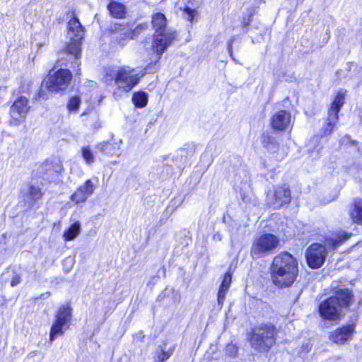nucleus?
<instances>
[{
  "mask_svg": "<svg viewBox=\"0 0 362 362\" xmlns=\"http://www.w3.org/2000/svg\"><path fill=\"white\" fill-rule=\"evenodd\" d=\"M272 279L278 286H290L298 274V262L288 252H281L274 258L272 267Z\"/></svg>",
  "mask_w": 362,
  "mask_h": 362,
  "instance_id": "obj_1",
  "label": "nucleus"
},
{
  "mask_svg": "<svg viewBox=\"0 0 362 362\" xmlns=\"http://www.w3.org/2000/svg\"><path fill=\"white\" fill-rule=\"evenodd\" d=\"M332 289L334 296L320 303L319 313L324 320L335 321L339 319L341 308L349 305L352 294L349 289L344 287L332 285Z\"/></svg>",
  "mask_w": 362,
  "mask_h": 362,
  "instance_id": "obj_2",
  "label": "nucleus"
},
{
  "mask_svg": "<svg viewBox=\"0 0 362 362\" xmlns=\"http://www.w3.org/2000/svg\"><path fill=\"white\" fill-rule=\"evenodd\" d=\"M151 23L155 30L152 47L153 52L160 57L175 39L176 33L166 27L165 16L161 13H154L152 16Z\"/></svg>",
  "mask_w": 362,
  "mask_h": 362,
  "instance_id": "obj_3",
  "label": "nucleus"
},
{
  "mask_svg": "<svg viewBox=\"0 0 362 362\" xmlns=\"http://www.w3.org/2000/svg\"><path fill=\"white\" fill-rule=\"evenodd\" d=\"M276 328L271 324H261L252 329L250 343L259 352L267 351L275 342Z\"/></svg>",
  "mask_w": 362,
  "mask_h": 362,
  "instance_id": "obj_4",
  "label": "nucleus"
},
{
  "mask_svg": "<svg viewBox=\"0 0 362 362\" xmlns=\"http://www.w3.org/2000/svg\"><path fill=\"white\" fill-rule=\"evenodd\" d=\"M148 25L142 23L132 28L129 23H112L109 26V33L118 45L123 47L142 30H146Z\"/></svg>",
  "mask_w": 362,
  "mask_h": 362,
  "instance_id": "obj_5",
  "label": "nucleus"
},
{
  "mask_svg": "<svg viewBox=\"0 0 362 362\" xmlns=\"http://www.w3.org/2000/svg\"><path fill=\"white\" fill-rule=\"evenodd\" d=\"M67 28L69 42L66 50L67 53L74 55L75 59H78L81 55V45L84 35L83 28L76 17L69 21Z\"/></svg>",
  "mask_w": 362,
  "mask_h": 362,
  "instance_id": "obj_6",
  "label": "nucleus"
},
{
  "mask_svg": "<svg viewBox=\"0 0 362 362\" xmlns=\"http://www.w3.org/2000/svg\"><path fill=\"white\" fill-rule=\"evenodd\" d=\"M110 76L111 79L115 78L117 87L125 92L130 91L138 83L141 77L139 74L135 73V69L129 66L119 68L116 72L111 74L107 72V76Z\"/></svg>",
  "mask_w": 362,
  "mask_h": 362,
  "instance_id": "obj_7",
  "label": "nucleus"
},
{
  "mask_svg": "<svg viewBox=\"0 0 362 362\" xmlns=\"http://www.w3.org/2000/svg\"><path fill=\"white\" fill-rule=\"evenodd\" d=\"M279 243V238L271 233H264L254 240L250 254L252 258L263 257L274 250Z\"/></svg>",
  "mask_w": 362,
  "mask_h": 362,
  "instance_id": "obj_8",
  "label": "nucleus"
},
{
  "mask_svg": "<svg viewBox=\"0 0 362 362\" xmlns=\"http://www.w3.org/2000/svg\"><path fill=\"white\" fill-rule=\"evenodd\" d=\"M72 310L69 305H62L57 311L54 320L50 329L49 341L53 342L59 336L64 334L69 328Z\"/></svg>",
  "mask_w": 362,
  "mask_h": 362,
  "instance_id": "obj_9",
  "label": "nucleus"
},
{
  "mask_svg": "<svg viewBox=\"0 0 362 362\" xmlns=\"http://www.w3.org/2000/svg\"><path fill=\"white\" fill-rule=\"evenodd\" d=\"M72 75L68 69H59L50 74L45 80V86L50 92L64 90L69 86Z\"/></svg>",
  "mask_w": 362,
  "mask_h": 362,
  "instance_id": "obj_10",
  "label": "nucleus"
},
{
  "mask_svg": "<svg viewBox=\"0 0 362 362\" xmlns=\"http://www.w3.org/2000/svg\"><path fill=\"white\" fill-rule=\"evenodd\" d=\"M291 191L286 185L276 186L267 193V203L274 209H279L291 202Z\"/></svg>",
  "mask_w": 362,
  "mask_h": 362,
  "instance_id": "obj_11",
  "label": "nucleus"
},
{
  "mask_svg": "<svg viewBox=\"0 0 362 362\" xmlns=\"http://www.w3.org/2000/svg\"><path fill=\"white\" fill-rule=\"evenodd\" d=\"M344 103V93L339 92L329 110L327 123L322 129V136L330 135L333 131L334 126L338 122V112Z\"/></svg>",
  "mask_w": 362,
  "mask_h": 362,
  "instance_id": "obj_12",
  "label": "nucleus"
},
{
  "mask_svg": "<svg viewBox=\"0 0 362 362\" xmlns=\"http://www.w3.org/2000/svg\"><path fill=\"white\" fill-rule=\"evenodd\" d=\"M62 170V162L58 158H54L42 163L39 167L38 171L43 179L54 182L59 180Z\"/></svg>",
  "mask_w": 362,
  "mask_h": 362,
  "instance_id": "obj_13",
  "label": "nucleus"
},
{
  "mask_svg": "<svg viewBox=\"0 0 362 362\" xmlns=\"http://www.w3.org/2000/svg\"><path fill=\"white\" fill-rule=\"evenodd\" d=\"M327 255L324 245L318 243L311 245L306 252L308 264L313 269L320 268L324 264Z\"/></svg>",
  "mask_w": 362,
  "mask_h": 362,
  "instance_id": "obj_14",
  "label": "nucleus"
},
{
  "mask_svg": "<svg viewBox=\"0 0 362 362\" xmlns=\"http://www.w3.org/2000/svg\"><path fill=\"white\" fill-rule=\"evenodd\" d=\"M30 108L28 100L24 96L19 97L15 100L10 109V115L12 119L11 123L18 125L22 122Z\"/></svg>",
  "mask_w": 362,
  "mask_h": 362,
  "instance_id": "obj_15",
  "label": "nucleus"
},
{
  "mask_svg": "<svg viewBox=\"0 0 362 362\" xmlns=\"http://www.w3.org/2000/svg\"><path fill=\"white\" fill-rule=\"evenodd\" d=\"M355 325L349 324L330 332L329 339L336 344L342 345L353 339Z\"/></svg>",
  "mask_w": 362,
  "mask_h": 362,
  "instance_id": "obj_16",
  "label": "nucleus"
},
{
  "mask_svg": "<svg viewBox=\"0 0 362 362\" xmlns=\"http://www.w3.org/2000/svg\"><path fill=\"white\" fill-rule=\"evenodd\" d=\"M95 189V186L92 180H87L83 185L76 189L70 199L76 204L83 203L94 193Z\"/></svg>",
  "mask_w": 362,
  "mask_h": 362,
  "instance_id": "obj_17",
  "label": "nucleus"
},
{
  "mask_svg": "<svg viewBox=\"0 0 362 362\" xmlns=\"http://www.w3.org/2000/svg\"><path fill=\"white\" fill-rule=\"evenodd\" d=\"M271 124L274 129L285 131L291 127V115L286 110H280L274 115Z\"/></svg>",
  "mask_w": 362,
  "mask_h": 362,
  "instance_id": "obj_18",
  "label": "nucleus"
},
{
  "mask_svg": "<svg viewBox=\"0 0 362 362\" xmlns=\"http://www.w3.org/2000/svg\"><path fill=\"white\" fill-rule=\"evenodd\" d=\"M262 144L268 151L274 154L276 160H281L285 156L284 152L280 149L279 144L274 137L269 135H264Z\"/></svg>",
  "mask_w": 362,
  "mask_h": 362,
  "instance_id": "obj_19",
  "label": "nucleus"
},
{
  "mask_svg": "<svg viewBox=\"0 0 362 362\" xmlns=\"http://www.w3.org/2000/svg\"><path fill=\"white\" fill-rule=\"evenodd\" d=\"M351 234L346 232H339L331 238H327L325 243L329 249H336L341 245L345 240L351 237Z\"/></svg>",
  "mask_w": 362,
  "mask_h": 362,
  "instance_id": "obj_20",
  "label": "nucleus"
},
{
  "mask_svg": "<svg viewBox=\"0 0 362 362\" xmlns=\"http://www.w3.org/2000/svg\"><path fill=\"white\" fill-rule=\"evenodd\" d=\"M349 214L353 222L362 224V199H355L349 210Z\"/></svg>",
  "mask_w": 362,
  "mask_h": 362,
  "instance_id": "obj_21",
  "label": "nucleus"
},
{
  "mask_svg": "<svg viewBox=\"0 0 362 362\" xmlns=\"http://www.w3.org/2000/svg\"><path fill=\"white\" fill-rule=\"evenodd\" d=\"M107 8L114 18H124L126 16V7L121 3L111 1L107 6Z\"/></svg>",
  "mask_w": 362,
  "mask_h": 362,
  "instance_id": "obj_22",
  "label": "nucleus"
},
{
  "mask_svg": "<svg viewBox=\"0 0 362 362\" xmlns=\"http://www.w3.org/2000/svg\"><path fill=\"white\" fill-rule=\"evenodd\" d=\"M98 148L106 154L119 155L120 146L119 143L110 144L108 142L101 143L97 146Z\"/></svg>",
  "mask_w": 362,
  "mask_h": 362,
  "instance_id": "obj_23",
  "label": "nucleus"
},
{
  "mask_svg": "<svg viewBox=\"0 0 362 362\" xmlns=\"http://www.w3.org/2000/svg\"><path fill=\"white\" fill-rule=\"evenodd\" d=\"M81 230V228L80 222L76 221L64 232L63 238L66 241L73 240L79 235Z\"/></svg>",
  "mask_w": 362,
  "mask_h": 362,
  "instance_id": "obj_24",
  "label": "nucleus"
},
{
  "mask_svg": "<svg viewBox=\"0 0 362 362\" xmlns=\"http://www.w3.org/2000/svg\"><path fill=\"white\" fill-rule=\"evenodd\" d=\"M132 102L136 107H144L148 103V95L144 92H136L133 94Z\"/></svg>",
  "mask_w": 362,
  "mask_h": 362,
  "instance_id": "obj_25",
  "label": "nucleus"
},
{
  "mask_svg": "<svg viewBox=\"0 0 362 362\" xmlns=\"http://www.w3.org/2000/svg\"><path fill=\"white\" fill-rule=\"evenodd\" d=\"M82 157L88 165H90L95 161V156L90 150V146H83L81 148Z\"/></svg>",
  "mask_w": 362,
  "mask_h": 362,
  "instance_id": "obj_26",
  "label": "nucleus"
},
{
  "mask_svg": "<svg viewBox=\"0 0 362 362\" xmlns=\"http://www.w3.org/2000/svg\"><path fill=\"white\" fill-rule=\"evenodd\" d=\"M43 193L39 187L31 185L29 188V196L30 199L35 202L42 198Z\"/></svg>",
  "mask_w": 362,
  "mask_h": 362,
  "instance_id": "obj_27",
  "label": "nucleus"
},
{
  "mask_svg": "<svg viewBox=\"0 0 362 362\" xmlns=\"http://www.w3.org/2000/svg\"><path fill=\"white\" fill-rule=\"evenodd\" d=\"M81 104V99L78 96L72 97L68 103V110L70 112H76Z\"/></svg>",
  "mask_w": 362,
  "mask_h": 362,
  "instance_id": "obj_28",
  "label": "nucleus"
},
{
  "mask_svg": "<svg viewBox=\"0 0 362 362\" xmlns=\"http://www.w3.org/2000/svg\"><path fill=\"white\" fill-rule=\"evenodd\" d=\"M349 173L358 182L362 183V168L351 167L349 169Z\"/></svg>",
  "mask_w": 362,
  "mask_h": 362,
  "instance_id": "obj_29",
  "label": "nucleus"
},
{
  "mask_svg": "<svg viewBox=\"0 0 362 362\" xmlns=\"http://www.w3.org/2000/svg\"><path fill=\"white\" fill-rule=\"evenodd\" d=\"M229 287H223V285L221 284L218 294H217V300L218 303L220 305L223 304V302L226 298V294L228 290Z\"/></svg>",
  "mask_w": 362,
  "mask_h": 362,
  "instance_id": "obj_30",
  "label": "nucleus"
},
{
  "mask_svg": "<svg viewBox=\"0 0 362 362\" xmlns=\"http://www.w3.org/2000/svg\"><path fill=\"white\" fill-rule=\"evenodd\" d=\"M185 12L187 15V19L189 21L192 22L195 15L197 14V11L194 9H191L190 8L186 6L185 8Z\"/></svg>",
  "mask_w": 362,
  "mask_h": 362,
  "instance_id": "obj_31",
  "label": "nucleus"
},
{
  "mask_svg": "<svg viewBox=\"0 0 362 362\" xmlns=\"http://www.w3.org/2000/svg\"><path fill=\"white\" fill-rule=\"evenodd\" d=\"M232 281V275L230 272L226 273L221 282L223 287H230Z\"/></svg>",
  "mask_w": 362,
  "mask_h": 362,
  "instance_id": "obj_32",
  "label": "nucleus"
},
{
  "mask_svg": "<svg viewBox=\"0 0 362 362\" xmlns=\"http://www.w3.org/2000/svg\"><path fill=\"white\" fill-rule=\"evenodd\" d=\"M171 354L172 351H164L162 350L160 354L158 355V358L156 362H163L165 360H167Z\"/></svg>",
  "mask_w": 362,
  "mask_h": 362,
  "instance_id": "obj_33",
  "label": "nucleus"
},
{
  "mask_svg": "<svg viewBox=\"0 0 362 362\" xmlns=\"http://www.w3.org/2000/svg\"><path fill=\"white\" fill-rule=\"evenodd\" d=\"M20 281H21L20 276L18 275H16L12 278L11 281V285L12 286H16L20 283Z\"/></svg>",
  "mask_w": 362,
  "mask_h": 362,
  "instance_id": "obj_34",
  "label": "nucleus"
},
{
  "mask_svg": "<svg viewBox=\"0 0 362 362\" xmlns=\"http://www.w3.org/2000/svg\"><path fill=\"white\" fill-rule=\"evenodd\" d=\"M214 239L215 240H218V241L221 240V239H222V235H221V233H215V234L214 235Z\"/></svg>",
  "mask_w": 362,
  "mask_h": 362,
  "instance_id": "obj_35",
  "label": "nucleus"
},
{
  "mask_svg": "<svg viewBox=\"0 0 362 362\" xmlns=\"http://www.w3.org/2000/svg\"><path fill=\"white\" fill-rule=\"evenodd\" d=\"M251 16H252V14L249 16V18L247 20L244 18L243 23L245 26H247L250 24V23L251 21V19H250Z\"/></svg>",
  "mask_w": 362,
  "mask_h": 362,
  "instance_id": "obj_36",
  "label": "nucleus"
},
{
  "mask_svg": "<svg viewBox=\"0 0 362 362\" xmlns=\"http://www.w3.org/2000/svg\"><path fill=\"white\" fill-rule=\"evenodd\" d=\"M229 349H231V350H233L234 351H236V349H235V347L233 345H228L227 346V350H229Z\"/></svg>",
  "mask_w": 362,
  "mask_h": 362,
  "instance_id": "obj_37",
  "label": "nucleus"
},
{
  "mask_svg": "<svg viewBox=\"0 0 362 362\" xmlns=\"http://www.w3.org/2000/svg\"><path fill=\"white\" fill-rule=\"evenodd\" d=\"M136 337L140 338V339H143L144 335L143 334V332H139V333L136 334Z\"/></svg>",
  "mask_w": 362,
  "mask_h": 362,
  "instance_id": "obj_38",
  "label": "nucleus"
},
{
  "mask_svg": "<svg viewBox=\"0 0 362 362\" xmlns=\"http://www.w3.org/2000/svg\"><path fill=\"white\" fill-rule=\"evenodd\" d=\"M228 51L230 52V54L232 55V47H231V42L228 45Z\"/></svg>",
  "mask_w": 362,
  "mask_h": 362,
  "instance_id": "obj_39",
  "label": "nucleus"
}]
</instances>
